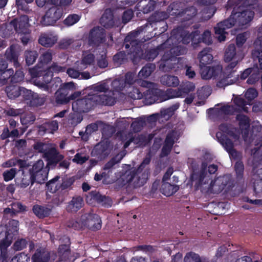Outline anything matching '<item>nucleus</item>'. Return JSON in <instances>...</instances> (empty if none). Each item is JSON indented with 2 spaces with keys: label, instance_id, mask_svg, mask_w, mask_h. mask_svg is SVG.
Instances as JSON below:
<instances>
[{
  "label": "nucleus",
  "instance_id": "nucleus-50",
  "mask_svg": "<svg viewBox=\"0 0 262 262\" xmlns=\"http://www.w3.org/2000/svg\"><path fill=\"white\" fill-rule=\"evenodd\" d=\"M75 178L74 177H72L70 178H67L62 180V182L59 185V188H61V190L65 189H72V185L75 182Z\"/></svg>",
  "mask_w": 262,
  "mask_h": 262
},
{
  "label": "nucleus",
  "instance_id": "nucleus-9",
  "mask_svg": "<svg viewBox=\"0 0 262 262\" xmlns=\"http://www.w3.org/2000/svg\"><path fill=\"white\" fill-rule=\"evenodd\" d=\"M238 11L233 9L232 12L235 18L237 25L242 28L245 25L250 23L253 18L254 12L247 8H238Z\"/></svg>",
  "mask_w": 262,
  "mask_h": 262
},
{
  "label": "nucleus",
  "instance_id": "nucleus-62",
  "mask_svg": "<svg viewBox=\"0 0 262 262\" xmlns=\"http://www.w3.org/2000/svg\"><path fill=\"white\" fill-rule=\"evenodd\" d=\"M260 78V73L258 70L253 69V72L250 74L247 80V83L249 84H254L258 81Z\"/></svg>",
  "mask_w": 262,
  "mask_h": 262
},
{
  "label": "nucleus",
  "instance_id": "nucleus-43",
  "mask_svg": "<svg viewBox=\"0 0 262 262\" xmlns=\"http://www.w3.org/2000/svg\"><path fill=\"white\" fill-rule=\"evenodd\" d=\"M125 82L123 78L116 79L111 83L113 91L120 92L125 87Z\"/></svg>",
  "mask_w": 262,
  "mask_h": 262
},
{
  "label": "nucleus",
  "instance_id": "nucleus-39",
  "mask_svg": "<svg viewBox=\"0 0 262 262\" xmlns=\"http://www.w3.org/2000/svg\"><path fill=\"white\" fill-rule=\"evenodd\" d=\"M183 12L182 14L181 17H183V19L186 20H189L192 18L197 13V10L194 6L184 7Z\"/></svg>",
  "mask_w": 262,
  "mask_h": 262
},
{
  "label": "nucleus",
  "instance_id": "nucleus-53",
  "mask_svg": "<svg viewBox=\"0 0 262 262\" xmlns=\"http://www.w3.org/2000/svg\"><path fill=\"white\" fill-rule=\"evenodd\" d=\"M234 103L241 108V111L245 113L248 112V108L246 106L248 103L245 99L242 97H237L234 99Z\"/></svg>",
  "mask_w": 262,
  "mask_h": 262
},
{
  "label": "nucleus",
  "instance_id": "nucleus-63",
  "mask_svg": "<svg viewBox=\"0 0 262 262\" xmlns=\"http://www.w3.org/2000/svg\"><path fill=\"white\" fill-rule=\"evenodd\" d=\"M30 256L24 253H21L14 256L11 260V262H29Z\"/></svg>",
  "mask_w": 262,
  "mask_h": 262
},
{
  "label": "nucleus",
  "instance_id": "nucleus-42",
  "mask_svg": "<svg viewBox=\"0 0 262 262\" xmlns=\"http://www.w3.org/2000/svg\"><path fill=\"white\" fill-rule=\"evenodd\" d=\"M184 262H203V257H201L198 253L190 251L186 253Z\"/></svg>",
  "mask_w": 262,
  "mask_h": 262
},
{
  "label": "nucleus",
  "instance_id": "nucleus-48",
  "mask_svg": "<svg viewBox=\"0 0 262 262\" xmlns=\"http://www.w3.org/2000/svg\"><path fill=\"white\" fill-rule=\"evenodd\" d=\"M55 101L56 105L66 104L68 103V96L65 95L58 90L55 93Z\"/></svg>",
  "mask_w": 262,
  "mask_h": 262
},
{
  "label": "nucleus",
  "instance_id": "nucleus-27",
  "mask_svg": "<svg viewBox=\"0 0 262 262\" xmlns=\"http://www.w3.org/2000/svg\"><path fill=\"white\" fill-rule=\"evenodd\" d=\"M150 162V158H145L138 168L126 172V181L128 183L132 182L135 178L138 177V174L142 171L145 165H148Z\"/></svg>",
  "mask_w": 262,
  "mask_h": 262
},
{
  "label": "nucleus",
  "instance_id": "nucleus-6",
  "mask_svg": "<svg viewBox=\"0 0 262 262\" xmlns=\"http://www.w3.org/2000/svg\"><path fill=\"white\" fill-rule=\"evenodd\" d=\"M219 131L216 133L218 142L223 145L228 141H232L230 138L237 140L239 136L236 133V128L231 124L222 123L219 126Z\"/></svg>",
  "mask_w": 262,
  "mask_h": 262
},
{
  "label": "nucleus",
  "instance_id": "nucleus-35",
  "mask_svg": "<svg viewBox=\"0 0 262 262\" xmlns=\"http://www.w3.org/2000/svg\"><path fill=\"white\" fill-rule=\"evenodd\" d=\"M179 93L182 96L181 97H185L189 93L193 92L195 89V85L193 82L186 81L183 82L178 88Z\"/></svg>",
  "mask_w": 262,
  "mask_h": 262
},
{
  "label": "nucleus",
  "instance_id": "nucleus-4",
  "mask_svg": "<svg viewBox=\"0 0 262 262\" xmlns=\"http://www.w3.org/2000/svg\"><path fill=\"white\" fill-rule=\"evenodd\" d=\"M129 96L133 99L144 98L146 103L149 105L164 101L163 91L154 86H149L148 89L143 92H140L139 89H133V91L129 93Z\"/></svg>",
  "mask_w": 262,
  "mask_h": 262
},
{
  "label": "nucleus",
  "instance_id": "nucleus-58",
  "mask_svg": "<svg viewBox=\"0 0 262 262\" xmlns=\"http://www.w3.org/2000/svg\"><path fill=\"white\" fill-rule=\"evenodd\" d=\"M80 18V17L76 14H70L64 20L63 23L66 26H71L77 23Z\"/></svg>",
  "mask_w": 262,
  "mask_h": 262
},
{
  "label": "nucleus",
  "instance_id": "nucleus-56",
  "mask_svg": "<svg viewBox=\"0 0 262 262\" xmlns=\"http://www.w3.org/2000/svg\"><path fill=\"white\" fill-rule=\"evenodd\" d=\"M235 25H237V23L232 12L229 18L220 22V25L223 26L226 29L231 28Z\"/></svg>",
  "mask_w": 262,
  "mask_h": 262
},
{
  "label": "nucleus",
  "instance_id": "nucleus-60",
  "mask_svg": "<svg viewBox=\"0 0 262 262\" xmlns=\"http://www.w3.org/2000/svg\"><path fill=\"white\" fill-rule=\"evenodd\" d=\"M24 79V74L23 72L20 70L16 71L14 74H13L10 81L12 83H16L23 81Z\"/></svg>",
  "mask_w": 262,
  "mask_h": 262
},
{
  "label": "nucleus",
  "instance_id": "nucleus-54",
  "mask_svg": "<svg viewBox=\"0 0 262 262\" xmlns=\"http://www.w3.org/2000/svg\"><path fill=\"white\" fill-rule=\"evenodd\" d=\"M145 125V121L143 119H139L133 121L131 124V128L135 133L140 132Z\"/></svg>",
  "mask_w": 262,
  "mask_h": 262
},
{
  "label": "nucleus",
  "instance_id": "nucleus-20",
  "mask_svg": "<svg viewBox=\"0 0 262 262\" xmlns=\"http://www.w3.org/2000/svg\"><path fill=\"white\" fill-rule=\"evenodd\" d=\"M100 23L106 29H110L114 26L113 12L111 9L105 10L103 14L100 19Z\"/></svg>",
  "mask_w": 262,
  "mask_h": 262
},
{
  "label": "nucleus",
  "instance_id": "nucleus-57",
  "mask_svg": "<svg viewBox=\"0 0 262 262\" xmlns=\"http://www.w3.org/2000/svg\"><path fill=\"white\" fill-rule=\"evenodd\" d=\"M134 143L139 146H145L148 144L147 137L144 135H139L137 137H133Z\"/></svg>",
  "mask_w": 262,
  "mask_h": 262
},
{
  "label": "nucleus",
  "instance_id": "nucleus-64",
  "mask_svg": "<svg viewBox=\"0 0 262 262\" xmlns=\"http://www.w3.org/2000/svg\"><path fill=\"white\" fill-rule=\"evenodd\" d=\"M252 57L254 60H258L260 69H262V49L253 50L252 52Z\"/></svg>",
  "mask_w": 262,
  "mask_h": 262
},
{
  "label": "nucleus",
  "instance_id": "nucleus-19",
  "mask_svg": "<svg viewBox=\"0 0 262 262\" xmlns=\"http://www.w3.org/2000/svg\"><path fill=\"white\" fill-rule=\"evenodd\" d=\"M58 129V123L56 120L47 121L38 126V132L40 135L46 133H53Z\"/></svg>",
  "mask_w": 262,
  "mask_h": 262
},
{
  "label": "nucleus",
  "instance_id": "nucleus-10",
  "mask_svg": "<svg viewBox=\"0 0 262 262\" xmlns=\"http://www.w3.org/2000/svg\"><path fill=\"white\" fill-rule=\"evenodd\" d=\"M57 253L54 251H49L46 248H37L32 256V262H50L56 260Z\"/></svg>",
  "mask_w": 262,
  "mask_h": 262
},
{
  "label": "nucleus",
  "instance_id": "nucleus-32",
  "mask_svg": "<svg viewBox=\"0 0 262 262\" xmlns=\"http://www.w3.org/2000/svg\"><path fill=\"white\" fill-rule=\"evenodd\" d=\"M179 189V186L177 185H172L170 183L165 182H162L160 188L161 193L166 196L173 195Z\"/></svg>",
  "mask_w": 262,
  "mask_h": 262
},
{
  "label": "nucleus",
  "instance_id": "nucleus-15",
  "mask_svg": "<svg viewBox=\"0 0 262 262\" xmlns=\"http://www.w3.org/2000/svg\"><path fill=\"white\" fill-rule=\"evenodd\" d=\"M11 24L18 33H27L29 31V18L27 15H21L13 19L11 21Z\"/></svg>",
  "mask_w": 262,
  "mask_h": 262
},
{
  "label": "nucleus",
  "instance_id": "nucleus-16",
  "mask_svg": "<svg viewBox=\"0 0 262 262\" xmlns=\"http://www.w3.org/2000/svg\"><path fill=\"white\" fill-rule=\"evenodd\" d=\"M236 119L238 121L239 128L244 139L247 138L249 134L250 119L249 117L244 114H238Z\"/></svg>",
  "mask_w": 262,
  "mask_h": 262
},
{
  "label": "nucleus",
  "instance_id": "nucleus-17",
  "mask_svg": "<svg viewBox=\"0 0 262 262\" xmlns=\"http://www.w3.org/2000/svg\"><path fill=\"white\" fill-rule=\"evenodd\" d=\"M84 205L83 197L80 195H75L69 201L66 206V210L68 212L76 213Z\"/></svg>",
  "mask_w": 262,
  "mask_h": 262
},
{
  "label": "nucleus",
  "instance_id": "nucleus-14",
  "mask_svg": "<svg viewBox=\"0 0 262 262\" xmlns=\"http://www.w3.org/2000/svg\"><path fill=\"white\" fill-rule=\"evenodd\" d=\"M105 37L104 29L100 27H94L90 32L89 39L90 44L98 45L103 42Z\"/></svg>",
  "mask_w": 262,
  "mask_h": 262
},
{
  "label": "nucleus",
  "instance_id": "nucleus-52",
  "mask_svg": "<svg viewBox=\"0 0 262 262\" xmlns=\"http://www.w3.org/2000/svg\"><path fill=\"white\" fill-rule=\"evenodd\" d=\"M13 74L14 71L12 69H6L0 72V81L3 83H6L9 79L11 78Z\"/></svg>",
  "mask_w": 262,
  "mask_h": 262
},
{
  "label": "nucleus",
  "instance_id": "nucleus-13",
  "mask_svg": "<svg viewBox=\"0 0 262 262\" xmlns=\"http://www.w3.org/2000/svg\"><path fill=\"white\" fill-rule=\"evenodd\" d=\"M169 15L167 12L165 11H157L153 13L147 19L148 24L147 28L149 25H152L157 23L163 22L164 25L161 27L162 32H165L167 30L168 26L164 21L169 17Z\"/></svg>",
  "mask_w": 262,
  "mask_h": 262
},
{
  "label": "nucleus",
  "instance_id": "nucleus-31",
  "mask_svg": "<svg viewBox=\"0 0 262 262\" xmlns=\"http://www.w3.org/2000/svg\"><path fill=\"white\" fill-rule=\"evenodd\" d=\"M179 82L178 77L173 75L166 74L160 78L161 83L168 87H177L179 85Z\"/></svg>",
  "mask_w": 262,
  "mask_h": 262
},
{
  "label": "nucleus",
  "instance_id": "nucleus-59",
  "mask_svg": "<svg viewBox=\"0 0 262 262\" xmlns=\"http://www.w3.org/2000/svg\"><path fill=\"white\" fill-rule=\"evenodd\" d=\"M52 59V53L51 50H48L43 53L39 57L40 62L42 64H48Z\"/></svg>",
  "mask_w": 262,
  "mask_h": 262
},
{
  "label": "nucleus",
  "instance_id": "nucleus-38",
  "mask_svg": "<svg viewBox=\"0 0 262 262\" xmlns=\"http://www.w3.org/2000/svg\"><path fill=\"white\" fill-rule=\"evenodd\" d=\"M179 107L180 103H176L167 108L162 110L160 112L161 117L167 120L169 119Z\"/></svg>",
  "mask_w": 262,
  "mask_h": 262
},
{
  "label": "nucleus",
  "instance_id": "nucleus-34",
  "mask_svg": "<svg viewBox=\"0 0 262 262\" xmlns=\"http://www.w3.org/2000/svg\"><path fill=\"white\" fill-rule=\"evenodd\" d=\"M155 69L156 65L154 63H147L140 71L138 77L140 79H146L151 75Z\"/></svg>",
  "mask_w": 262,
  "mask_h": 262
},
{
  "label": "nucleus",
  "instance_id": "nucleus-8",
  "mask_svg": "<svg viewBox=\"0 0 262 262\" xmlns=\"http://www.w3.org/2000/svg\"><path fill=\"white\" fill-rule=\"evenodd\" d=\"M63 9L57 6H52L46 12L42 17L41 24L42 26H48L54 25L63 15Z\"/></svg>",
  "mask_w": 262,
  "mask_h": 262
},
{
  "label": "nucleus",
  "instance_id": "nucleus-44",
  "mask_svg": "<svg viewBox=\"0 0 262 262\" xmlns=\"http://www.w3.org/2000/svg\"><path fill=\"white\" fill-rule=\"evenodd\" d=\"M59 178L60 177L57 176L46 183V187L48 191L53 193L60 189L59 185L56 184V182Z\"/></svg>",
  "mask_w": 262,
  "mask_h": 262
},
{
  "label": "nucleus",
  "instance_id": "nucleus-11",
  "mask_svg": "<svg viewBox=\"0 0 262 262\" xmlns=\"http://www.w3.org/2000/svg\"><path fill=\"white\" fill-rule=\"evenodd\" d=\"M82 223L92 230L101 229L102 222L99 215L95 213H85L82 215Z\"/></svg>",
  "mask_w": 262,
  "mask_h": 262
},
{
  "label": "nucleus",
  "instance_id": "nucleus-47",
  "mask_svg": "<svg viewBox=\"0 0 262 262\" xmlns=\"http://www.w3.org/2000/svg\"><path fill=\"white\" fill-rule=\"evenodd\" d=\"M200 32L199 30L192 31L191 33H187L185 36L182 38V42L184 44H187L190 41L192 42V46H193V41H196V37L199 36Z\"/></svg>",
  "mask_w": 262,
  "mask_h": 262
},
{
  "label": "nucleus",
  "instance_id": "nucleus-28",
  "mask_svg": "<svg viewBox=\"0 0 262 262\" xmlns=\"http://www.w3.org/2000/svg\"><path fill=\"white\" fill-rule=\"evenodd\" d=\"M156 5L154 0H141L138 2L137 7L144 14H147L155 9Z\"/></svg>",
  "mask_w": 262,
  "mask_h": 262
},
{
  "label": "nucleus",
  "instance_id": "nucleus-49",
  "mask_svg": "<svg viewBox=\"0 0 262 262\" xmlns=\"http://www.w3.org/2000/svg\"><path fill=\"white\" fill-rule=\"evenodd\" d=\"M75 89L74 83L73 82H70L64 83L58 90L61 92L63 95L69 96L70 92H73Z\"/></svg>",
  "mask_w": 262,
  "mask_h": 262
},
{
  "label": "nucleus",
  "instance_id": "nucleus-30",
  "mask_svg": "<svg viewBox=\"0 0 262 262\" xmlns=\"http://www.w3.org/2000/svg\"><path fill=\"white\" fill-rule=\"evenodd\" d=\"M204 43L206 45H209L212 43V40L211 36V32L208 30H205L201 36L196 37V41H193V47L194 49H196L200 44Z\"/></svg>",
  "mask_w": 262,
  "mask_h": 262
},
{
  "label": "nucleus",
  "instance_id": "nucleus-61",
  "mask_svg": "<svg viewBox=\"0 0 262 262\" xmlns=\"http://www.w3.org/2000/svg\"><path fill=\"white\" fill-rule=\"evenodd\" d=\"M45 99L43 97H41L38 94L36 93L30 102L29 104L32 106H41L44 104Z\"/></svg>",
  "mask_w": 262,
  "mask_h": 262
},
{
  "label": "nucleus",
  "instance_id": "nucleus-51",
  "mask_svg": "<svg viewBox=\"0 0 262 262\" xmlns=\"http://www.w3.org/2000/svg\"><path fill=\"white\" fill-rule=\"evenodd\" d=\"M226 28L222 25H220V23L217 24L216 27H214V32L216 35H219L217 36L218 40L221 42L225 41L226 39Z\"/></svg>",
  "mask_w": 262,
  "mask_h": 262
},
{
  "label": "nucleus",
  "instance_id": "nucleus-1",
  "mask_svg": "<svg viewBox=\"0 0 262 262\" xmlns=\"http://www.w3.org/2000/svg\"><path fill=\"white\" fill-rule=\"evenodd\" d=\"M147 26L148 24H145L138 27L128 34L124 39L125 49H126L128 55L134 64H137L141 59L152 61L157 57L160 52L165 48L166 43L164 42L158 46L156 48L146 50L143 53L141 47L142 42L137 39V37L141 33L146 31Z\"/></svg>",
  "mask_w": 262,
  "mask_h": 262
},
{
  "label": "nucleus",
  "instance_id": "nucleus-7",
  "mask_svg": "<svg viewBox=\"0 0 262 262\" xmlns=\"http://www.w3.org/2000/svg\"><path fill=\"white\" fill-rule=\"evenodd\" d=\"M43 166V161L39 160L29 169V173L31 175L32 185H33L35 183L43 184L47 180L48 170L47 168H44Z\"/></svg>",
  "mask_w": 262,
  "mask_h": 262
},
{
  "label": "nucleus",
  "instance_id": "nucleus-22",
  "mask_svg": "<svg viewBox=\"0 0 262 262\" xmlns=\"http://www.w3.org/2000/svg\"><path fill=\"white\" fill-rule=\"evenodd\" d=\"M32 212L39 219L49 217L52 212V209L47 205H34Z\"/></svg>",
  "mask_w": 262,
  "mask_h": 262
},
{
  "label": "nucleus",
  "instance_id": "nucleus-25",
  "mask_svg": "<svg viewBox=\"0 0 262 262\" xmlns=\"http://www.w3.org/2000/svg\"><path fill=\"white\" fill-rule=\"evenodd\" d=\"M18 52L16 50L15 46L14 45H11L6 50L5 54L6 60L13 63V66L16 68L20 67V64L18 61Z\"/></svg>",
  "mask_w": 262,
  "mask_h": 262
},
{
  "label": "nucleus",
  "instance_id": "nucleus-24",
  "mask_svg": "<svg viewBox=\"0 0 262 262\" xmlns=\"http://www.w3.org/2000/svg\"><path fill=\"white\" fill-rule=\"evenodd\" d=\"M185 3L179 1H175L171 3L167 8V12L169 15L181 17L183 12Z\"/></svg>",
  "mask_w": 262,
  "mask_h": 262
},
{
  "label": "nucleus",
  "instance_id": "nucleus-21",
  "mask_svg": "<svg viewBox=\"0 0 262 262\" xmlns=\"http://www.w3.org/2000/svg\"><path fill=\"white\" fill-rule=\"evenodd\" d=\"M57 40V35L50 33H44L40 35L38 39V42L41 46L48 48L54 46Z\"/></svg>",
  "mask_w": 262,
  "mask_h": 262
},
{
  "label": "nucleus",
  "instance_id": "nucleus-45",
  "mask_svg": "<svg viewBox=\"0 0 262 262\" xmlns=\"http://www.w3.org/2000/svg\"><path fill=\"white\" fill-rule=\"evenodd\" d=\"M164 101L170 99L181 97L182 95L179 93V89L173 90L172 89H167L166 91H163Z\"/></svg>",
  "mask_w": 262,
  "mask_h": 262
},
{
  "label": "nucleus",
  "instance_id": "nucleus-18",
  "mask_svg": "<svg viewBox=\"0 0 262 262\" xmlns=\"http://www.w3.org/2000/svg\"><path fill=\"white\" fill-rule=\"evenodd\" d=\"M244 56L239 52L236 51L234 44H230L226 49L224 53V61L225 62L231 61L237 59H243Z\"/></svg>",
  "mask_w": 262,
  "mask_h": 262
},
{
  "label": "nucleus",
  "instance_id": "nucleus-46",
  "mask_svg": "<svg viewBox=\"0 0 262 262\" xmlns=\"http://www.w3.org/2000/svg\"><path fill=\"white\" fill-rule=\"evenodd\" d=\"M243 59H237L231 60V61L228 62V64L225 67V71L228 74V77L232 76V73L236 71L235 68L238 64V63L242 60Z\"/></svg>",
  "mask_w": 262,
  "mask_h": 262
},
{
  "label": "nucleus",
  "instance_id": "nucleus-5",
  "mask_svg": "<svg viewBox=\"0 0 262 262\" xmlns=\"http://www.w3.org/2000/svg\"><path fill=\"white\" fill-rule=\"evenodd\" d=\"M185 49L180 46L171 48L164 52L159 62V69L163 71H168L175 68L178 62L177 56L184 54Z\"/></svg>",
  "mask_w": 262,
  "mask_h": 262
},
{
  "label": "nucleus",
  "instance_id": "nucleus-36",
  "mask_svg": "<svg viewBox=\"0 0 262 262\" xmlns=\"http://www.w3.org/2000/svg\"><path fill=\"white\" fill-rule=\"evenodd\" d=\"M222 145L228 153L231 158L234 160H237L239 158L240 154L234 148V143L233 141H228L227 143H225L224 144Z\"/></svg>",
  "mask_w": 262,
  "mask_h": 262
},
{
  "label": "nucleus",
  "instance_id": "nucleus-29",
  "mask_svg": "<svg viewBox=\"0 0 262 262\" xmlns=\"http://www.w3.org/2000/svg\"><path fill=\"white\" fill-rule=\"evenodd\" d=\"M90 195L92 199L103 206L109 207L112 206V200L109 196L102 195L96 191L90 192Z\"/></svg>",
  "mask_w": 262,
  "mask_h": 262
},
{
  "label": "nucleus",
  "instance_id": "nucleus-37",
  "mask_svg": "<svg viewBox=\"0 0 262 262\" xmlns=\"http://www.w3.org/2000/svg\"><path fill=\"white\" fill-rule=\"evenodd\" d=\"M21 91L20 87L14 85L7 86L5 88V92L10 99H14L19 96L21 95Z\"/></svg>",
  "mask_w": 262,
  "mask_h": 262
},
{
  "label": "nucleus",
  "instance_id": "nucleus-12",
  "mask_svg": "<svg viewBox=\"0 0 262 262\" xmlns=\"http://www.w3.org/2000/svg\"><path fill=\"white\" fill-rule=\"evenodd\" d=\"M222 67L220 65L209 67L207 66H200V73L203 79L215 78L221 73Z\"/></svg>",
  "mask_w": 262,
  "mask_h": 262
},
{
  "label": "nucleus",
  "instance_id": "nucleus-2",
  "mask_svg": "<svg viewBox=\"0 0 262 262\" xmlns=\"http://www.w3.org/2000/svg\"><path fill=\"white\" fill-rule=\"evenodd\" d=\"M211 161L212 159L209 158L208 161H203L200 170L198 171H193L191 173L190 180L194 184L195 190H200L204 193L212 192L215 180L208 175V173L210 175L215 174L218 169V166L214 164L208 166V162Z\"/></svg>",
  "mask_w": 262,
  "mask_h": 262
},
{
  "label": "nucleus",
  "instance_id": "nucleus-40",
  "mask_svg": "<svg viewBox=\"0 0 262 262\" xmlns=\"http://www.w3.org/2000/svg\"><path fill=\"white\" fill-rule=\"evenodd\" d=\"M114 64L117 66L124 64L127 60V55L125 51H120L115 54L113 58Z\"/></svg>",
  "mask_w": 262,
  "mask_h": 262
},
{
  "label": "nucleus",
  "instance_id": "nucleus-23",
  "mask_svg": "<svg viewBox=\"0 0 262 262\" xmlns=\"http://www.w3.org/2000/svg\"><path fill=\"white\" fill-rule=\"evenodd\" d=\"M211 51V48L206 47L199 53L198 58L200 60V66H207L212 63L213 57Z\"/></svg>",
  "mask_w": 262,
  "mask_h": 262
},
{
  "label": "nucleus",
  "instance_id": "nucleus-41",
  "mask_svg": "<svg viewBox=\"0 0 262 262\" xmlns=\"http://www.w3.org/2000/svg\"><path fill=\"white\" fill-rule=\"evenodd\" d=\"M38 54L36 51H26L25 52V57L26 64L28 66L33 64L37 59Z\"/></svg>",
  "mask_w": 262,
  "mask_h": 262
},
{
  "label": "nucleus",
  "instance_id": "nucleus-3",
  "mask_svg": "<svg viewBox=\"0 0 262 262\" xmlns=\"http://www.w3.org/2000/svg\"><path fill=\"white\" fill-rule=\"evenodd\" d=\"M115 103V98L110 95L95 93L77 99L72 103V109L79 113H87L97 105L112 106Z\"/></svg>",
  "mask_w": 262,
  "mask_h": 262
},
{
  "label": "nucleus",
  "instance_id": "nucleus-33",
  "mask_svg": "<svg viewBox=\"0 0 262 262\" xmlns=\"http://www.w3.org/2000/svg\"><path fill=\"white\" fill-rule=\"evenodd\" d=\"M108 150L107 143L100 142L95 146L92 152L98 157L102 158L108 155Z\"/></svg>",
  "mask_w": 262,
  "mask_h": 262
},
{
  "label": "nucleus",
  "instance_id": "nucleus-55",
  "mask_svg": "<svg viewBox=\"0 0 262 262\" xmlns=\"http://www.w3.org/2000/svg\"><path fill=\"white\" fill-rule=\"evenodd\" d=\"M220 111L225 115H232L235 113L238 112L239 110L232 105H226L222 106L220 108Z\"/></svg>",
  "mask_w": 262,
  "mask_h": 262
},
{
  "label": "nucleus",
  "instance_id": "nucleus-26",
  "mask_svg": "<svg viewBox=\"0 0 262 262\" xmlns=\"http://www.w3.org/2000/svg\"><path fill=\"white\" fill-rule=\"evenodd\" d=\"M45 157L48 159L51 164L54 165H57L64 159V156L60 154L54 147L48 149L47 152L45 153Z\"/></svg>",
  "mask_w": 262,
  "mask_h": 262
}]
</instances>
